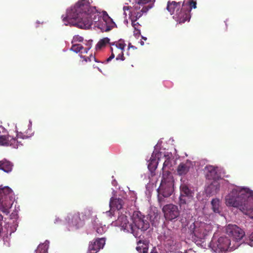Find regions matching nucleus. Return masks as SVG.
<instances>
[{"label": "nucleus", "instance_id": "nucleus-30", "mask_svg": "<svg viewBox=\"0 0 253 253\" xmlns=\"http://www.w3.org/2000/svg\"><path fill=\"white\" fill-rule=\"evenodd\" d=\"M110 44L111 46L117 47L118 48L121 49L122 50H124V48L126 45L124 41L123 40H120L118 42L111 43Z\"/></svg>", "mask_w": 253, "mask_h": 253}, {"label": "nucleus", "instance_id": "nucleus-11", "mask_svg": "<svg viewBox=\"0 0 253 253\" xmlns=\"http://www.w3.org/2000/svg\"><path fill=\"white\" fill-rule=\"evenodd\" d=\"M162 211L167 220L171 221L174 219L179 215V211L177 206L173 204H170L164 206Z\"/></svg>", "mask_w": 253, "mask_h": 253}, {"label": "nucleus", "instance_id": "nucleus-15", "mask_svg": "<svg viewBox=\"0 0 253 253\" xmlns=\"http://www.w3.org/2000/svg\"><path fill=\"white\" fill-rule=\"evenodd\" d=\"M105 244V238L96 239L89 244L87 253H97L101 249L103 248Z\"/></svg>", "mask_w": 253, "mask_h": 253}, {"label": "nucleus", "instance_id": "nucleus-25", "mask_svg": "<svg viewBox=\"0 0 253 253\" xmlns=\"http://www.w3.org/2000/svg\"><path fill=\"white\" fill-rule=\"evenodd\" d=\"M136 249L140 253H147L148 251V245L142 243L141 240H139L137 242V246Z\"/></svg>", "mask_w": 253, "mask_h": 253}, {"label": "nucleus", "instance_id": "nucleus-40", "mask_svg": "<svg viewBox=\"0 0 253 253\" xmlns=\"http://www.w3.org/2000/svg\"><path fill=\"white\" fill-rule=\"evenodd\" d=\"M129 6H124V7H123V10H124V14H125L126 15V10H129Z\"/></svg>", "mask_w": 253, "mask_h": 253}, {"label": "nucleus", "instance_id": "nucleus-12", "mask_svg": "<svg viewBox=\"0 0 253 253\" xmlns=\"http://www.w3.org/2000/svg\"><path fill=\"white\" fill-rule=\"evenodd\" d=\"M153 7V4L150 3L146 6H140L134 5L133 9L129 12V16L130 20L137 21L140 18L143 14L146 13L147 12Z\"/></svg>", "mask_w": 253, "mask_h": 253}, {"label": "nucleus", "instance_id": "nucleus-20", "mask_svg": "<svg viewBox=\"0 0 253 253\" xmlns=\"http://www.w3.org/2000/svg\"><path fill=\"white\" fill-rule=\"evenodd\" d=\"M206 175L209 179H214L217 177V168L209 165L205 168Z\"/></svg>", "mask_w": 253, "mask_h": 253}, {"label": "nucleus", "instance_id": "nucleus-2", "mask_svg": "<svg viewBox=\"0 0 253 253\" xmlns=\"http://www.w3.org/2000/svg\"><path fill=\"white\" fill-rule=\"evenodd\" d=\"M227 206L238 208L253 218V191L249 188L237 187L225 197Z\"/></svg>", "mask_w": 253, "mask_h": 253}, {"label": "nucleus", "instance_id": "nucleus-26", "mask_svg": "<svg viewBox=\"0 0 253 253\" xmlns=\"http://www.w3.org/2000/svg\"><path fill=\"white\" fill-rule=\"evenodd\" d=\"M158 165V162L154 158H151L148 164L149 170L153 173L156 169ZM153 174H152V175Z\"/></svg>", "mask_w": 253, "mask_h": 253}, {"label": "nucleus", "instance_id": "nucleus-41", "mask_svg": "<svg viewBox=\"0 0 253 253\" xmlns=\"http://www.w3.org/2000/svg\"><path fill=\"white\" fill-rule=\"evenodd\" d=\"M90 48V47H87V48H85L84 49V53H87V51H88V50Z\"/></svg>", "mask_w": 253, "mask_h": 253}, {"label": "nucleus", "instance_id": "nucleus-4", "mask_svg": "<svg viewBox=\"0 0 253 253\" xmlns=\"http://www.w3.org/2000/svg\"><path fill=\"white\" fill-rule=\"evenodd\" d=\"M174 180L170 171L163 174L161 184L157 189L158 198L159 202L163 200V197H169L173 191Z\"/></svg>", "mask_w": 253, "mask_h": 253}, {"label": "nucleus", "instance_id": "nucleus-39", "mask_svg": "<svg viewBox=\"0 0 253 253\" xmlns=\"http://www.w3.org/2000/svg\"><path fill=\"white\" fill-rule=\"evenodd\" d=\"M81 57L84 58V61L85 62H87V61H91V58H92L94 59V60H95V57H93V56H90V57H86L85 56H82Z\"/></svg>", "mask_w": 253, "mask_h": 253}, {"label": "nucleus", "instance_id": "nucleus-7", "mask_svg": "<svg viewBox=\"0 0 253 253\" xmlns=\"http://www.w3.org/2000/svg\"><path fill=\"white\" fill-rule=\"evenodd\" d=\"M28 137L22 133H17L16 137H14L10 135H1L0 136V144L3 146H10L14 148H18L22 146V141L18 140L19 139H24Z\"/></svg>", "mask_w": 253, "mask_h": 253}, {"label": "nucleus", "instance_id": "nucleus-29", "mask_svg": "<svg viewBox=\"0 0 253 253\" xmlns=\"http://www.w3.org/2000/svg\"><path fill=\"white\" fill-rule=\"evenodd\" d=\"M109 42L110 39L108 38H104L98 42L96 45V48L97 49H100L105 47L107 44H110V43Z\"/></svg>", "mask_w": 253, "mask_h": 253}, {"label": "nucleus", "instance_id": "nucleus-23", "mask_svg": "<svg viewBox=\"0 0 253 253\" xmlns=\"http://www.w3.org/2000/svg\"><path fill=\"white\" fill-rule=\"evenodd\" d=\"M93 229L98 235H102L105 232V226H102L99 220L95 218L92 222Z\"/></svg>", "mask_w": 253, "mask_h": 253}, {"label": "nucleus", "instance_id": "nucleus-47", "mask_svg": "<svg viewBox=\"0 0 253 253\" xmlns=\"http://www.w3.org/2000/svg\"><path fill=\"white\" fill-rule=\"evenodd\" d=\"M141 43L142 45H143L144 44V42H141Z\"/></svg>", "mask_w": 253, "mask_h": 253}, {"label": "nucleus", "instance_id": "nucleus-37", "mask_svg": "<svg viewBox=\"0 0 253 253\" xmlns=\"http://www.w3.org/2000/svg\"><path fill=\"white\" fill-rule=\"evenodd\" d=\"M169 161H165V162L163 164V167L162 168V170L163 171V174L164 173H166V171H169V170H165V169H166V167L169 165Z\"/></svg>", "mask_w": 253, "mask_h": 253}, {"label": "nucleus", "instance_id": "nucleus-13", "mask_svg": "<svg viewBox=\"0 0 253 253\" xmlns=\"http://www.w3.org/2000/svg\"><path fill=\"white\" fill-rule=\"evenodd\" d=\"M226 232L228 235L237 241L242 239L245 235L243 230L236 225L229 224L226 227Z\"/></svg>", "mask_w": 253, "mask_h": 253}, {"label": "nucleus", "instance_id": "nucleus-14", "mask_svg": "<svg viewBox=\"0 0 253 253\" xmlns=\"http://www.w3.org/2000/svg\"><path fill=\"white\" fill-rule=\"evenodd\" d=\"M125 204L124 199L122 198H114L112 197L110 199L109 206L110 210L107 212L109 216H112L113 215V211L115 209L120 210L122 209Z\"/></svg>", "mask_w": 253, "mask_h": 253}, {"label": "nucleus", "instance_id": "nucleus-43", "mask_svg": "<svg viewBox=\"0 0 253 253\" xmlns=\"http://www.w3.org/2000/svg\"><path fill=\"white\" fill-rule=\"evenodd\" d=\"M156 249L154 248L153 250L150 253H157L156 251H155Z\"/></svg>", "mask_w": 253, "mask_h": 253}, {"label": "nucleus", "instance_id": "nucleus-36", "mask_svg": "<svg viewBox=\"0 0 253 253\" xmlns=\"http://www.w3.org/2000/svg\"><path fill=\"white\" fill-rule=\"evenodd\" d=\"M116 59L117 60H121L122 61H124L125 59V57L124 56V50L121 51L120 52V53H119L117 55V57H116Z\"/></svg>", "mask_w": 253, "mask_h": 253}, {"label": "nucleus", "instance_id": "nucleus-9", "mask_svg": "<svg viewBox=\"0 0 253 253\" xmlns=\"http://www.w3.org/2000/svg\"><path fill=\"white\" fill-rule=\"evenodd\" d=\"M231 245L230 240L226 236H221L217 240L213 239L211 243L210 247L216 253H222L226 251Z\"/></svg>", "mask_w": 253, "mask_h": 253}, {"label": "nucleus", "instance_id": "nucleus-28", "mask_svg": "<svg viewBox=\"0 0 253 253\" xmlns=\"http://www.w3.org/2000/svg\"><path fill=\"white\" fill-rule=\"evenodd\" d=\"M111 55L109 58H108L106 59V61L107 62L110 61L112 59H113L115 57L116 55H117L119 53H120V52L123 50L120 49L117 47L111 46Z\"/></svg>", "mask_w": 253, "mask_h": 253}, {"label": "nucleus", "instance_id": "nucleus-22", "mask_svg": "<svg viewBox=\"0 0 253 253\" xmlns=\"http://www.w3.org/2000/svg\"><path fill=\"white\" fill-rule=\"evenodd\" d=\"M190 164L189 163H180L177 168V174L179 175H185L190 169Z\"/></svg>", "mask_w": 253, "mask_h": 253}, {"label": "nucleus", "instance_id": "nucleus-10", "mask_svg": "<svg viewBox=\"0 0 253 253\" xmlns=\"http://www.w3.org/2000/svg\"><path fill=\"white\" fill-rule=\"evenodd\" d=\"M206 224L198 221L192 223L189 227V231L191 234L199 239H203L207 235L205 229Z\"/></svg>", "mask_w": 253, "mask_h": 253}, {"label": "nucleus", "instance_id": "nucleus-19", "mask_svg": "<svg viewBox=\"0 0 253 253\" xmlns=\"http://www.w3.org/2000/svg\"><path fill=\"white\" fill-rule=\"evenodd\" d=\"M182 5L180 2L175 1H169L167 3V9L171 15L175 16V14L181 9Z\"/></svg>", "mask_w": 253, "mask_h": 253}, {"label": "nucleus", "instance_id": "nucleus-46", "mask_svg": "<svg viewBox=\"0 0 253 253\" xmlns=\"http://www.w3.org/2000/svg\"><path fill=\"white\" fill-rule=\"evenodd\" d=\"M142 39L144 40V41H146L147 40V38L144 37H142Z\"/></svg>", "mask_w": 253, "mask_h": 253}, {"label": "nucleus", "instance_id": "nucleus-17", "mask_svg": "<svg viewBox=\"0 0 253 253\" xmlns=\"http://www.w3.org/2000/svg\"><path fill=\"white\" fill-rule=\"evenodd\" d=\"M114 225L121 226L124 230L128 232H130L131 229H132V224L129 223L126 216L125 215L119 216L117 220L114 223Z\"/></svg>", "mask_w": 253, "mask_h": 253}, {"label": "nucleus", "instance_id": "nucleus-3", "mask_svg": "<svg viewBox=\"0 0 253 253\" xmlns=\"http://www.w3.org/2000/svg\"><path fill=\"white\" fill-rule=\"evenodd\" d=\"M131 219L132 223L130 232L136 238H139L142 233L147 230L150 227L148 218L140 211H135L133 213Z\"/></svg>", "mask_w": 253, "mask_h": 253}, {"label": "nucleus", "instance_id": "nucleus-38", "mask_svg": "<svg viewBox=\"0 0 253 253\" xmlns=\"http://www.w3.org/2000/svg\"><path fill=\"white\" fill-rule=\"evenodd\" d=\"M102 16H103V20H105V21L106 20V18H109V19L110 18V17H109L107 12L105 11H103L102 12Z\"/></svg>", "mask_w": 253, "mask_h": 253}, {"label": "nucleus", "instance_id": "nucleus-44", "mask_svg": "<svg viewBox=\"0 0 253 253\" xmlns=\"http://www.w3.org/2000/svg\"><path fill=\"white\" fill-rule=\"evenodd\" d=\"M130 47L134 48V46H133V45H131V44L129 43V45H128V48H129Z\"/></svg>", "mask_w": 253, "mask_h": 253}, {"label": "nucleus", "instance_id": "nucleus-33", "mask_svg": "<svg viewBox=\"0 0 253 253\" xmlns=\"http://www.w3.org/2000/svg\"><path fill=\"white\" fill-rule=\"evenodd\" d=\"M92 214V211L89 209H86L84 210L83 212L80 213L82 215V219L84 221L86 219L89 218Z\"/></svg>", "mask_w": 253, "mask_h": 253}, {"label": "nucleus", "instance_id": "nucleus-35", "mask_svg": "<svg viewBox=\"0 0 253 253\" xmlns=\"http://www.w3.org/2000/svg\"><path fill=\"white\" fill-rule=\"evenodd\" d=\"M84 41V38L79 36V35H75L73 37V40H72V43H75L76 42H83Z\"/></svg>", "mask_w": 253, "mask_h": 253}, {"label": "nucleus", "instance_id": "nucleus-21", "mask_svg": "<svg viewBox=\"0 0 253 253\" xmlns=\"http://www.w3.org/2000/svg\"><path fill=\"white\" fill-rule=\"evenodd\" d=\"M13 165L11 162L6 159H3L0 161V169L5 172L8 173L12 171Z\"/></svg>", "mask_w": 253, "mask_h": 253}, {"label": "nucleus", "instance_id": "nucleus-27", "mask_svg": "<svg viewBox=\"0 0 253 253\" xmlns=\"http://www.w3.org/2000/svg\"><path fill=\"white\" fill-rule=\"evenodd\" d=\"M48 249V242H45L44 243L39 245L36 251V253H47Z\"/></svg>", "mask_w": 253, "mask_h": 253}, {"label": "nucleus", "instance_id": "nucleus-5", "mask_svg": "<svg viewBox=\"0 0 253 253\" xmlns=\"http://www.w3.org/2000/svg\"><path fill=\"white\" fill-rule=\"evenodd\" d=\"M196 0H184L181 9L173 16V18L179 24L189 21L191 18L190 12L192 8L197 7Z\"/></svg>", "mask_w": 253, "mask_h": 253}, {"label": "nucleus", "instance_id": "nucleus-24", "mask_svg": "<svg viewBox=\"0 0 253 253\" xmlns=\"http://www.w3.org/2000/svg\"><path fill=\"white\" fill-rule=\"evenodd\" d=\"M211 209L214 213L220 214L221 212V206L220 200L215 198L211 201Z\"/></svg>", "mask_w": 253, "mask_h": 253}, {"label": "nucleus", "instance_id": "nucleus-48", "mask_svg": "<svg viewBox=\"0 0 253 253\" xmlns=\"http://www.w3.org/2000/svg\"><path fill=\"white\" fill-rule=\"evenodd\" d=\"M129 0V1H131V0Z\"/></svg>", "mask_w": 253, "mask_h": 253}, {"label": "nucleus", "instance_id": "nucleus-8", "mask_svg": "<svg viewBox=\"0 0 253 253\" xmlns=\"http://www.w3.org/2000/svg\"><path fill=\"white\" fill-rule=\"evenodd\" d=\"M180 190L179 205L180 207L185 209V206L188 205L193 200L194 193L185 183H183L180 185Z\"/></svg>", "mask_w": 253, "mask_h": 253}, {"label": "nucleus", "instance_id": "nucleus-16", "mask_svg": "<svg viewBox=\"0 0 253 253\" xmlns=\"http://www.w3.org/2000/svg\"><path fill=\"white\" fill-rule=\"evenodd\" d=\"M66 220L69 225L75 226L77 227L81 225L83 221L79 212L69 213L66 218Z\"/></svg>", "mask_w": 253, "mask_h": 253}, {"label": "nucleus", "instance_id": "nucleus-34", "mask_svg": "<svg viewBox=\"0 0 253 253\" xmlns=\"http://www.w3.org/2000/svg\"><path fill=\"white\" fill-rule=\"evenodd\" d=\"M73 45L71 48V50L76 53L80 52L82 49H84L83 45L80 44L72 43Z\"/></svg>", "mask_w": 253, "mask_h": 253}, {"label": "nucleus", "instance_id": "nucleus-42", "mask_svg": "<svg viewBox=\"0 0 253 253\" xmlns=\"http://www.w3.org/2000/svg\"><path fill=\"white\" fill-rule=\"evenodd\" d=\"M249 238L251 241H253V232L250 235Z\"/></svg>", "mask_w": 253, "mask_h": 253}, {"label": "nucleus", "instance_id": "nucleus-31", "mask_svg": "<svg viewBox=\"0 0 253 253\" xmlns=\"http://www.w3.org/2000/svg\"><path fill=\"white\" fill-rule=\"evenodd\" d=\"M155 0H136V5L142 7L143 6H146L150 3H152L153 5Z\"/></svg>", "mask_w": 253, "mask_h": 253}, {"label": "nucleus", "instance_id": "nucleus-45", "mask_svg": "<svg viewBox=\"0 0 253 253\" xmlns=\"http://www.w3.org/2000/svg\"><path fill=\"white\" fill-rule=\"evenodd\" d=\"M59 220H59V218H56V219H55V223L58 222V221H59Z\"/></svg>", "mask_w": 253, "mask_h": 253}, {"label": "nucleus", "instance_id": "nucleus-32", "mask_svg": "<svg viewBox=\"0 0 253 253\" xmlns=\"http://www.w3.org/2000/svg\"><path fill=\"white\" fill-rule=\"evenodd\" d=\"M132 26L134 29V34L135 35H139L140 34L141 25L137 21L131 20Z\"/></svg>", "mask_w": 253, "mask_h": 253}, {"label": "nucleus", "instance_id": "nucleus-6", "mask_svg": "<svg viewBox=\"0 0 253 253\" xmlns=\"http://www.w3.org/2000/svg\"><path fill=\"white\" fill-rule=\"evenodd\" d=\"M14 200V194L11 188L8 187L0 188V210L3 213H9V209Z\"/></svg>", "mask_w": 253, "mask_h": 253}, {"label": "nucleus", "instance_id": "nucleus-18", "mask_svg": "<svg viewBox=\"0 0 253 253\" xmlns=\"http://www.w3.org/2000/svg\"><path fill=\"white\" fill-rule=\"evenodd\" d=\"M182 5L180 2L175 1H169L167 3V9L171 15L175 16V14L181 9Z\"/></svg>", "mask_w": 253, "mask_h": 253}, {"label": "nucleus", "instance_id": "nucleus-1", "mask_svg": "<svg viewBox=\"0 0 253 253\" xmlns=\"http://www.w3.org/2000/svg\"><path fill=\"white\" fill-rule=\"evenodd\" d=\"M62 17L64 22L68 21L81 29H88L93 22L99 21L101 16L95 7L91 6L87 0H79L67 10L66 16Z\"/></svg>", "mask_w": 253, "mask_h": 253}]
</instances>
